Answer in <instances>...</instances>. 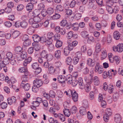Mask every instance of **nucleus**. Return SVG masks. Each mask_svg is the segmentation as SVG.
<instances>
[{"label": "nucleus", "mask_w": 123, "mask_h": 123, "mask_svg": "<svg viewBox=\"0 0 123 123\" xmlns=\"http://www.w3.org/2000/svg\"><path fill=\"white\" fill-rule=\"evenodd\" d=\"M59 117L61 120L62 122H64L65 120V116L64 115L61 114H59Z\"/></svg>", "instance_id": "57"}, {"label": "nucleus", "mask_w": 123, "mask_h": 123, "mask_svg": "<svg viewBox=\"0 0 123 123\" xmlns=\"http://www.w3.org/2000/svg\"><path fill=\"white\" fill-rule=\"evenodd\" d=\"M67 42L68 44V49H69V48H71V49L73 48V47L71 46L72 44V41L70 39L68 38V39L67 41Z\"/></svg>", "instance_id": "43"}, {"label": "nucleus", "mask_w": 123, "mask_h": 123, "mask_svg": "<svg viewBox=\"0 0 123 123\" xmlns=\"http://www.w3.org/2000/svg\"><path fill=\"white\" fill-rule=\"evenodd\" d=\"M101 45L99 43H97L96 46L95 51L96 52L98 53L101 50Z\"/></svg>", "instance_id": "35"}, {"label": "nucleus", "mask_w": 123, "mask_h": 123, "mask_svg": "<svg viewBox=\"0 0 123 123\" xmlns=\"http://www.w3.org/2000/svg\"><path fill=\"white\" fill-rule=\"evenodd\" d=\"M113 71V69H111L109 70L108 72L106 71H105L104 72L103 74V77L104 78L106 79L107 77H108L111 79V72Z\"/></svg>", "instance_id": "3"}, {"label": "nucleus", "mask_w": 123, "mask_h": 123, "mask_svg": "<svg viewBox=\"0 0 123 123\" xmlns=\"http://www.w3.org/2000/svg\"><path fill=\"white\" fill-rule=\"evenodd\" d=\"M118 49V52H122L123 51V44L119 43L117 45Z\"/></svg>", "instance_id": "26"}, {"label": "nucleus", "mask_w": 123, "mask_h": 123, "mask_svg": "<svg viewBox=\"0 0 123 123\" xmlns=\"http://www.w3.org/2000/svg\"><path fill=\"white\" fill-rule=\"evenodd\" d=\"M56 41L55 46L57 48L61 47L62 45V42L59 40H56Z\"/></svg>", "instance_id": "33"}, {"label": "nucleus", "mask_w": 123, "mask_h": 123, "mask_svg": "<svg viewBox=\"0 0 123 123\" xmlns=\"http://www.w3.org/2000/svg\"><path fill=\"white\" fill-rule=\"evenodd\" d=\"M106 10L110 14H111L113 12V10L111 6L106 7Z\"/></svg>", "instance_id": "32"}, {"label": "nucleus", "mask_w": 123, "mask_h": 123, "mask_svg": "<svg viewBox=\"0 0 123 123\" xmlns=\"http://www.w3.org/2000/svg\"><path fill=\"white\" fill-rule=\"evenodd\" d=\"M87 40V43L89 44H91L94 41V38L92 36H90L88 37Z\"/></svg>", "instance_id": "23"}, {"label": "nucleus", "mask_w": 123, "mask_h": 123, "mask_svg": "<svg viewBox=\"0 0 123 123\" xmlns=\"http://www.w3.org/2000/svg\"><path fill=\"white\" fill-rule=\"evenodd\" d=\"M114 121L116 123H120L121 121L122 118L120 115L119 114H116L114 117Z\"/></svg>", "instance_id": "5"}, {"label": "nucleus", "mask_w": 123, "mask_h": 123, "mask_svg": "<svg viewBox=\"0 0 123 123\" xmlns=\"http://www.w3.org/2000/svg\"><path fill=\"white\" fill-rule=\"evenodd\" d=\"M32 18H33V21L36 22H38L41 20V18L39 16H34Z\"/></svg>", "instance_id": "36"}, {"label": "nucleus", "mask_w": 123, "mask_h": 123, "mask_svg": "<svg viewBox=\"0 0 123 123\" xmlns=\"http://www.w3.org/2000/svg\"><path fill=\"white\" fill-rule=\"evenodd\" d=\"M95 71L99 74H101L103 71V68L102 66H100L99 67L95 68Z\"/></svg>", "instance_id": "24"}, {"label": "nucleus", "mask_w": 123, "mask_h": 123, "mask_svg": "<svg viewBox=\"0 0 123 123\" xmlns=\"http://www.w3.org/2000/svg\"><path fill=\"white\" fill-rule=\"evenodd\" d=\"M78 44V42L76 41H74L72 42V44L71 45L72 46L73 48L72 49L69 48V49L70 51L72 50L74 47L76 46Z\"/></svg>", "instance_id": "51"}, {"label": "nucleus", "mask_w": 123, "mask_h": 123, "mask_svg": "<svg viewBox=\"0 0 123 123\" xmlns=\"http://www.w3.org/2000/svg\"><path fill=\"white\" fill-rule=\"evenodd\" d=\"M22 49V48L20 46H18L16 47L15 48V52L17 54H18L21 52Z\"/></svg>", "instance_id": "46"}, {"label": "nucleus", "mask_w": 123, "mask_h": 123, "mask_svg": "<svg viewBox=\"0 0 123 123\" xmlns=\"http://www.w3.org/2000/svg\"><path fill=\"white\" fill-rule=\"evenodd\" d=\"M49 73L51 74H53L55 72V69L53 67L50 66L48 68Z\"/></svg>", "instance_id": "20"}, {"label": "nucleus", "mask_w": 123, "mask_h": 123, "mask_svg": "<svg viewBox=\"0 0 123 123\" xmlns=\"http://www.w3.org/2000/svg\"><path fill=\"white\" fill-rule=\"evenodd\" d=\"M94 92L93 91L90 92L89 93V98L91 100L94 99L95 98Z\"/></svg>", "instance_id": "41"}, {"label": "nucleus", "mask_w": 123, "mask_h": 123, "mask_svg": "<svg viewBox=\"0 0 123 123\" xmlns=\"http://www.w3.org/2000/svg\"><path fill=\"white\" fill-rule=\"evenodd\" d=\"M8 104L10 105H11L13 103H14L16 101V98L14 96L12 97L11 98H8L7 99Z\"/></svg>", "instance_id": "10"}, {"label": "nucleus", "mask_w": 123, "mask_h": 123, "mask_svg": "<svg viewBox=\"0 0 123 123\" xmlns=\"http://www.w3.org/2000/svg\"><path fill=\"white\" fill-rule=\"evenodd\" d=\"M63 112L65 116L67 117H69L70 115V112L69 110L68 109L65 108L63 110Z\"/></svg>", "instance_id": "27"}, {"label": "nucleus", "mask_w": 123, "mask_h": 123, "mask_svg": "<svg viewBox=\"0 0 123 123\" xmlns=\"http://www.w3.org/2000/svg\"><path fill=\"white\" fill-rule=\"evenodd\" d=\"M18 71L20 72L24 73V75L23 76V78H24V79L28 78L27 76L28 75V72L26 68L21 67L19 69Z\"/></svg>", "instance_id": "2"}, {"label": "nucleus", "mask_w": 123, "mask_h": 123, "mask_svg": "<svg viewBox=\"0 0 123 123\" xmlns=\"http://www.w3.org/2000/svg\"><path fill=\"white\" fill-rule=\"evenodd\" d=\"M78 83L80 86V88L81 89H83L84 88V85L83 82L82 78L80 77L79 78Z\"/></svg>", "instance_id": "15"}, {"label": "nucleus", "mask_w": 123, "mask_h": 123, "mask_svg": "<svg viewBox=\"0 0 123 123\" xmlns=\"http://www.w3.org/2000/svg\"><path fill=\"white\" fill-rule=\"evenodd\" d=\"M96 64V62L91 59L89 58L87 60V64L91 67H93L95 66Z\"/></svg>", "instance_id": "6"}, {"label": "nucleus", "mask_w": 123, "mask_h": 123, "mask_svg": "<svg viewBox=\"0 0 123 123\" xmlns=\"http://www.w3.org/2000/svg\"><path fill=\"white\" fill-rule=\"evenodd\" d=\"M90 84H86L85 86H84V88H85V91L87 92H89L90 91L91 86H90Z\"/></svg>", "instance_id": "29"}, {"label": "nucleus", "mask_w": 123, "mask_h": 123, "mask_svg": "<svg viewBox=\"0 0 123 123\" xmlns=\"http://www.w3.org/2000/svg\"><path fill=\"white\" fill-rule=\"evenodd\" d=\"M95 3V2H89L88 5L89 8H92L93 9H96L97 8V6Z\"/></svg>", "instance_id": "21"}, {"label": "nucleus", "mask_w": 123, "mask_h": 123, "mask_svg": "<svg viewBox=\"0 0 123 123\" xmlns=\"http://www.w3.org/2000/svg\"><path fill=\"white\" fill-rule=\"evenodd\" d=\"M35 43H33L32 44L33 46V48L35 49L36 51L37 50L39 49H40V46L37 44V43H36L35 44Z\"/></svg>", "instance_id": "59"}, {"label": "nucleus", "mask_w": 123, "mask_h": 123, "mask_svg": "<svg viewBox=\"0 0 123 123\" xmlns=\"http://www.w3.org/2000/svg\"><path fill=\"white\" fill-rule=\"evenodd\" d=\"M21 27L23 28H26L28 26L27 23L25 21H23L21 22Z\"/></svg>", "instance_id": "28"}, {"label": "nucleus", "mask_w": 123, "mask_h": 123, "mask_svg": "<svg viewBox=\"0 0 123 123\" xmlns=\"http://www.w3.org/2000/svg\"><path fill=\"white\" fill-rule=\"evenodd\" d=\"M119 95L118 93L116 92L114 93L113 95V98L114 101H116L118 99Z\"/></svg>", "instance_id": "39"}, {"label": "nucleus", "mask_w": 123, "mask_h": 123, "mask_svg": "<svg viewBox=\"0 0 123 123\" xmlns=\"http://www.w3.org/2000/svg\"><path fill=\"white\" fill-rule=\"evenodd\" d=\"M72 96L73 101L75 102H77L78 98V95L76 91H74Z\"/></svg>", "instance_id": "9"}, {"label": "nucleus", "mask_w": 123, "mask_h": 123, "mask_svg": "<svg viewBox=\"0 0 123 123\" xmlns=\"http://www.w3.org/2000/svg\"><path fill=\"white\" fill-rule=\"evenodd\" d=\"M79 112L82 115L86 114L87 112L86 108L83 106L81 107L80 108Z\"/></svg>", "instance_id": "11"}, {"label": "nucleus", "mask_w": 123, "mask_h": 123, "mask_svg": "<svg viewBox=\"0 0 123 123\" xmlns=\"http://www.w3.org/2000/svg\"><path fill=\"white\" fill-rule=\"evenodd\" d=\"M101 59L102 60L105 59L107 56V51L105 49H104L101 52Z\"/></svg>", "instance_id": "14"}, {"label": "nucleus", "mask_w": 123, "mask_h": 123, "mask_svg": "<svg viewBox=\"0 0 123 123\" xmlns=\"http://www.w3.org/2000/svg\"><path fill=\"white\" fill-rule=\"evenodd\" d=\"M106 115H107L109 116H111L112 113V111L110 108H107L105 110Z\"/></svg>", "instance_id": "31"}, {"label": "nucleus", "mask_w": 123, "mask_h": 123, "mask_svg": "<svg viewBox=\"0 0 123 123\" xmlns=\"http://www.w3.org/2000/svg\"><path fill=\"white\" fill-rule=\"evenodd\" d=\"M79 58L78 57H74L72 61L74 65L76 64L79 62Z\"/></svg>", "instance_id": "42"}, {"label": "nucleus", "mask_w": 123, "mask_h": 123, "mask_svg": "<svg viewBox=\"0 0 123 123\" xmlns=\"http://www.w3.org/2000/svg\"><path fill=\"white\" fill-rule=\"evenodd\" d=\"M79 27L78 23H76L72 24V28L74 31H77L78 30Z\"/></svg>", "instance_id": "19"}, {"label": "nucleus", "mask_w": 123, "mask_h": 123, "mask_svg": "<svg viewBox=\"0 0 123 123\" xmlns=\"http://www.w3.org/2000/svg\"><path fill=\"white\" fill-rule=\"evenodd\" d=\"M46 11L48 14L51 15L53 13L54 10L52 8L50 7L47 9Z\"/></svg>", "instance_id": "44"}, {"label": "nucleus", "mask_w": 123, "mask_h": 123, "mask_svg": "<svg viewBox=\"0 0 123 123\" xmlns=\"http://www.w3.org/2000/svg\"><path fill=\"white\" fill-rule=\"evenodd\" d=\"M40 11L38 9H36L34 10L33 12L30 13V16H39L40 14Z\"/></svg>", "instance_id": "8"}, {"label": "nucleus", "mask_w": 123, "mask_h": 123, "mask_svg": "<svg viewBox=\"0 0 123 123\" xmlns=\"http://www.w3.org/2000/svg\"><path fill=\"white\" fill-rule=\"evenodd\" d=\"M121 34L120 33L117 31H115L113 34V36L116 40L119 39L120 37Z\"/></svg>", "instance_id": "12"}, {"label": "nucleus", "mask_w": 123, "mask_h": 123, "mask_svg": "<svg viewBox=\"0 0 123 123\" xmlns=\"http://www.w3.org/2000/svg\"><path fill=\"white\" fill-rule=\"evenodd\" d=\"M31 42L29 39L26 40L24 41L23 43V45L26 47L30 45Z\"/></svg>", "instance_id": "53"}, {"label": "nucleus", "mask_w": 123, "mask_h": 123, "mask_svg": "<svg viewBox=\"0 0 123 123\" xmlns=\"http://www.w3.org/2000/svg\"><path fill=\"white\" fill-rule=\"evenodd\" d=\"M89 72V69L87 67H86L85 68L83 69L82 71L83 73L85 74H88Z\"/></svg>", "instance_id": "64"}, {"label": "nucleus", "mask_w": 123, "mask_h": 123, "mask_svg": "<svg viewBox=\"0 0 123 123\" xmlns=\"http://www.w3.org/2000/svg\"><path fill=\"white\" fill-rule=\"evenodd\" d=\"M33 5L32 4L29 3L27 5L26 9L27 10L29 11L32 10L33 8Z\"/></svg>", "instance_id": "40"}, {"label": "nucleus", "mask_w": 123, "mask_h": 123, "mask_svg": "<svg viewBox=\"0 0 123 123\" xmlns=\"http://www.w3.org/2000/svg\"><path fill=\"white\" fill-rule=\"evenodd\" d=\"M108 91L110 93H112L113 91V86L112 85H110L108 86Z\"/></svg>", "instance_id": "54"}, {"label": "nucleus", "mask_w": 123, "mask_h": 123, "mask_svg": "<svg viewBox=\"0 0 123 123\" xmlns=\"http://www.w3.org/2000/svg\"><path fill=\"white\" fill-rule=\"evenodd\" d=\"M28 79V78L24 79V78H23V81L20 85L21 87L23 88L26 91H28L30 88L29 84L25 83L27 81Z\"/></svg>", "instance_id": "1"}, {"label": "nucleus", "mask_w": 123, "mask_h": 123, "mask_svg": "<svg viewBox=\"0 0 123 123\" xmlns=\"http://www.w3.org/2000/svg\"><path fill=\"white\" fill-rule=\"evenodd\" d=\"M48 54L46 51L45 50H43L42 52L41 55L43 58H45Z\"/></svg>", "instance_id": "50"}, {"label": "nucleus", "mask_w": 123, "mask_h": 123, "mask_svg": "<svg viewBox=\"0 0 123 123\" xmlns=\"http://www.w3.org/2000/svg\"><path fill=\"white\" fill-rule=\"evenodd\" d=\"M33 83L37 87H39L43 85V82L41 79H36L33 81Z\"/></svg>", "instance_id": "4"}, {"label": "nucleus", "mask_w": 123, "mask_h": 123, "mask_svg": "<svg viewBox=\"0 0 123 123\" xmlns=\"http://www.w3.org/2000/svg\"><path fill=\"white\" fill-rule=\"evenodd\" d=\"M114 60H115L117 64H119L120 60V57L118 56L115 55L114 57Z\"/></svg>", "instance_id": "52"}, {"label": "nucleus", "mask_w": 123, "mask_h": 123, "mask_svg": "<svg viewBox=\"0 0 123 123\" xmlns=\"http://www.w3.org/2000/svg\"><path fill=\"white\" fill-rule=\"evenodd\" d=\"M32 104L33 105L32 106L31 108L33 109H36V107L40 105V104L36 101H33Z\"/></svg>", "instance_id": "34"}, {"label": "nucleus", "mask_w": 123, "mask_h": 123, "mask_svg": "<svg viewBox=\"0 0 123 123\" xmlns=\"http://www.w3.org/2000/svg\"><path fill=\"white\" fill-rule=\"evenodd\" d=\"M27 32L29 34H31L34 32V30L33 28L31 26H30L27 29Z\"/></svg>", "instance_id": "45"}, {"label": "nucleus", "mask_w": 123, "mask_h": 123, "mask_svg": "<svg viewBox=\"0 0 123 123\" xmlns=\"http://www.w3.org/2000/svg\"><path fill=\"white\" fill-rule=\"evenodd\" d=\"M93 81L94 84L96 86L98 85L100 83V80L97 76L94 77L93 79Z\"/></svg>", "instance_id": "13"}, {"label": "nucleus", "mask_w": 123, "mask_h": 123, "mask_svg": "<svg viewBox=\"0 0 123 123\" xmlns=\"http://www.w3.org/2000/svg\"><path fill=\"white\" fill-rule=\"evenodd\" d=\"M32 38L34 42H38L40 41V37L37 34L34 35L32 36Z\"/></svg>", "instance_id": "18"}, {"label": "nucleus", "mask_w": 123, "mask_h": 123, "mask_svg": "<svg viewBox=\"0 0 123 123\" xmlns=\"http://www.w3.org/2000/svg\"><path fill=\"white\" fill-rule=\"evenodd\" d=\"M60 38V35L59 34H56L54 35L53 37L54 40H56L59 39Z\"/></svg>", "instance_id": "63"}, {"label": "nucleus", "mask_w": 123, "mask_h": 123, "mask_svg": "<svg viewBox=\"0 0 123 123\" xmlns=\"http://www.w3.org/2000/svg\"><path fill=\"white\" fill-rule=\"evenodd\" d=\"M57 80L59 82L62 83L65 82V77L64 75H59L57 77Z\"/></svg>", "instance_id": "7"}, {"label": "nucleus", "mask_w": 123, "mask_h": 123, "mask_svg": "<svg viewBox=\"0 0 123 123\" xmlns=\"http://www.w3.org/2000/svg\"><path fill=\"white\" fill-rule=\"evenodd\" d=\"M4 24L8 28H9L12 25V23L9 21H7L5 22Z\"/></svg>", "instance_id": "62"}, {"label": "nucleus", "mask_w": 123, "mask_h": 123, "mask_svg": "<svg viewBox=\"0 0 123 123\" xmlns=\"http://www.w3.org/2000/svg\"><path fill=\"white\" fill-rule=\"evenodd\" d=\"M113 4L112 1L110 0H108L106 1V7L111 6L113 5Z\"/></svg>", "instance_id": "58"}, {"label": "nucleus", "mask_w": 123, "mask_h": 123, "mask_svg": "<svg viewBox=\"0 0 123 123\" xmlns=\"http://www.w3.org/2000/svg\"><path fill=\"white\" fill-rule=\"evenodd\" d=\"M72 61V59L71 57H68L66 58V62L67 64L69 65L71 64Z\"/></svg>", "instance_id": "61"}, {"label": "nucleus", "mask_w": 123, "mask_h": 123, "mask_svg": "<svg viewBox=\"0 0 123 123\" xmlns=\"http://www.w3.org/2000/svg\"><path fill=\"white\" fill-rule=\"evenodd\" d=\"M61 17V15L57 13H55L51 17L52 19L55 20Z\"/></svg>", "instance_id": "30"}, {"label": "nucleus", "mask_w": 123, "mask_h": 123, "mask_svg": "<svg viewBox=\"0 0 123 123\" xmlns=\"http://www.w3.org/2000/svg\"><path fill=\"white\" fill-rule=\"evenodd\" d=\"M84 80L87 83V84H91L92 82V80L91 79H89L88 77L86 76H85L84 78Z\"/></svg>", "instance_id": "49"}, {"label": "nucleus", "mask_w": 123, "mask_h": 123, "mask_svg": "<svg viewBox=\"0 0 123 123\" xmlns=\"http://www.w3.org/2000/svg\"><path fill=\"white\" fill-rule=\"evenodd\" d=\"M19 34L20 33L18 31H15L12 33V37L13 38H15L17 37Z\"/></svg>", "instance_id": "25"}, {"label": "nucleus", "mask_w": 123, "mask_h": 123, "mask_svg": "<svg viewBox=\"0 0 123 123\" xmlns=\"http://www.w3.org/2000/svg\"><path fill=\"white\" fill-rule=\"evenodd\" d=\"M77 109L75 106H73L71 108V111L73 114H75L77 111Z\"/></svg>", "instance_id": "60"}, {"label": "nucleus", "mask_w": 123, "mask_h": 123, "mask_svg": "<svg viewBox=\"0 0 123 123\" xmlns=\"http://www.w3.org/2000/svg\"><path fill=\"white\" fill-rule=\"evenodd\" d=\"M27 54L26 52L25 51H22L20 57L23 59H25L27 57Z\"/></svg>", "instance_id": "37"}, {"label": "nucleus", "mask_w": 123, "mask_h": 123, "mask_svg": "<svg viewBox=\"0 0 123 123\" xmlns=\"http://www.w3.org/2000/svg\"><path fill=\"white\" fill-rule=\"evenodd\" d=\"M54 36V35L53 33L51 32H48L47 35V37L48 39H52V38L53 39Z\"/></svg>", "instance_id": "56"}, {"label": "nucleus", "mask_w": 123, "mask_h": 123, "mask_svg": "<svg viewBox=\"0 0 123 123\" xmlns=\"http://www.w3.org/2000/svg\"><path fill=\"white\" fill-rule=\"evenodd\" d=\"M64 54L65 55H68L69 53V49H68V47L65 48L63 50Z\"/></svg>", "instance_id": "55"}, {"label": "nucleus", "mask_w": 123, "mask_h": 123, "mask_svg": "<svg viewBox=\"0 0 123 123\" xmlns=\"http://www.w3.org/2000/svg\"><path fill=\"white\" fill-rule=\"evenodd\" d=\"M68 23L67 21L66 20L63 19L60 23V25L62 27H64Z\"/></svg>", "instance_id": "38"}, {"label": "nucleus", "mask_w": 123, "mask_h": 123, "mask_svg": "<svg viewBox=\"0 0 123 123\" xmlns=\"http://www.w3.org/2000/svg\"><path fill=\"white\" fill-rule=\"evenodd\" d=\"M95 27L97 30L99 31L101 29L102 26L100 23H96L95 25Z\"/></svg>", "instance_id": "48"}, {"label": "nucleus", "mask_w": 123, "mask_h": 123, "mask_svg": "<svg viewBox=\"0 0 123 123\" xmlns=\"http://www.w3.org/2000/svg\"><path fill=\"white\" fill-rule=\"evenodd\" d=\"M80 35L82 37L85 38H87L89 35L88 32L85 31H82Z\"/></svg>", "instance_id": "16"}, {"label": "nucleus", "mask_w": 123, "mask_h": 123, "mask_svg": "<svg viewBox=\"0 0 123 123\" xmlns=\"http://www.w3.org/2000/svg\"><path fill=\"white\" fill-rule=\"evenodd\" d=\"M73 93V91L70 89L68 90L67 91H65L64 92L65 94H66L67 95L69 96L71 95H72Z\"/></svg>", "instance_id": "47"}, {"label": "nucleus", "mask_w": 123, "mask_h": 123, "mask_svg": "<svg viewBox=\"0 0 123 123\" xmlns=\"http://www.w3.org/2000/svg\"><path fill=\"white\" fill-rule=\"evenodd\" d=\"M66 79L68 84H70L72 83V76L70 74L67 75L66 77Z\"/></svg>", "instance_id": "17"}, {"label": "nucleus", "mask_w": 123, "mask_h": 123, "mask_svg": "<svg viewBox=\"0 0 123 123\" xmlns=\"http://www.w3.org/2000/svg\"><path fill=\"white\" fill-rule=\"evenodd\" d=\"M61 55V51L60 50H57L55 53V56L57 59L60 58Z\"/></svg>", "instance_id": "22"}]
</instances>
